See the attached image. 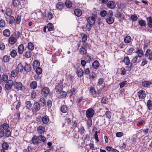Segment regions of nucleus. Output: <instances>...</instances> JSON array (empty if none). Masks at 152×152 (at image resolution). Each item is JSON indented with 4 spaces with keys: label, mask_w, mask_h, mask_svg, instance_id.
<instances>
[{
    "label": "nucleus",
    "mask_w": 152,
    "mask_h": 152,
    "mask_svg": "<svg viewBox=\"0 0 152 152\" xmlns=\"http://www.w3.org/2000/svg\"><path fill=\"white\" fill-rule=\"evenodd\" d=\"M42 123L44 124H46L48 122L49 118L47 116H44L42 118Z\"/></svg>",
    "instance_id": "obj_35"
},
{
    "label": "nucleus",
    "mask_w": 152,
    "mask_h": 152,
    "mask_svg": "<svg viewBox=\"0 0 152 152\" xmlns=\"http://www.w3.org/2000/svg\"><path fill=\"white\" fill-rule=\"evenodd\" d=\"M152 84L151 82L149 81H145L142 82V85L144 87H148Z\"/></svg>",
    "instance_id": "obj_31"
},
{
    "label": "nucleus",
    "mask_w": 152,
    "mask_h": 152,
    "mask_svg": "<svg viewBox=\"0 0 152 152\" xmlns=\"http://www.w3.org/2000/svg\"><path fill=\"white\" fill-rule=\"evenodd\" d=\"M75 14L77 17L80 16L82 14V11L79 9H77L75 10L74 11Z\"/></svg>",
    "instance_id": "obj_21"
},
{
    "label": "nucleus",
    "mask_w": 152,
    "mask_h": 152,
    "mask_svg": "<svg viewBox=\"0 0 152 152\" xmlns=\"http://www.w3.org/2000/svg\"><path fill=\"white\" fill-rule=\"evenodd\" d=\"M31 53L30 51H26L24 55V56L27 58H30L31 56Z\"/></svg>",
    "instance_id": "obj_43"
},
{
    "label": "nucleus",
    "mask_w": 152,
    "mask_h": 152,
    "mask_svg": "<svg viewBox=\"0 0 152 152\" xmlns=\"http://www.w3.org/2000/svg\"><path fill=\"white\" fill-rule=\"evenodd\" d=\"M85 59L88 62H89L91 61V58L90 56L87 55L85 57Z\"/></svg>",
    "instance_id": "obj_64"
},
{
    "label": "nucleus",
    "mask_w": 152,
    "mask_h": 152,
    "mask_svg": "<svg viewBox=\"0 0 152 152\" xmlns=\"http://www.w3.org/2000/svg\"><path fill=\"white\" fill-rule=\"evenodd\" d=\"M105 115H106L107 118L110 119L111 118V113L109 111H106L105 113Z\"/></svg>",
    "instance_id": "obj_48"
},
{
    "label": "nucleus",
    "mask_w": 152,
    "mask_h": 152,
    "mask_svg": "<svg viewBox=\"0 0 152 152\" xmlns=\"http://www.w3.org/2000/svg\"><path fill=\"white\" fill-rule=\"evenodd\" d=\"M107 6L110 9H113L115 8L116 4L114 2L112 1H110L108 2Z\"/></svg>",
    "instance_id": "obj_13"
},
{
    "label": "nucleus",
    "mask_w": 152,
    "mask_h": 152,
    "mask_svg": "<svg viewBox=\"0 0 152 152\" xmlns=\"http://www.w3.org/2000/svg\"><path fill=\"white\" fill-rule=\"evenodd\" d=\"M9 147L8 144L6 142H4L3 143L2 145V148L3 149L2 150H7L8 149Z\"/></svg>",
    "instance_id": "obj_42"
},
{
    "label": "nucleus",
    "mask_w": 152,
    "mask_h": 152,
    "mask_svg": "<svg viewBox=\"0 0 152 152\" xmlns=\"http://www.w3.org/2000/svg\"><path fill=\"white\" fill-rule=\"evenodd\" d=\"M13 84V81L12 80H9L5 85V88L7 89H10Z\"/></svg>",
    "instance_id": "obj_9"
},
{
    "label": "nucleus",
    "mask_w": 152,
    "mask_h": 152,
    "mask_svg": "<svg viewBox=\"0 0 152 152\" xmlns=\"http://www.w3.org/2000/svg\"><path fill=\"white\" fill-rule=\"evenodd\" d=\"M17 54V53L16 50H13L11 52L10 55L12 58L15 57Z\"/></svg>",
    "instance_id": "obj_47"
},
{
    "label": "nucleus",
    "mask_w": 152,
    "mask_h": 152,
    "mask_svg": "<svg viewBox=\"0 0 152 152\" xmlns=\"http://www.w3.org/2000/svg\"><path fill=\"white\" fill-rule=\"evenodd\" d=\"M11 11L10 9L8 8L7 9L6 12V14L8 16H10L11 15Z\"/></svg>",
    "instance_id": "obj_58"
},
{
    "label": "nucleus",
    "mask_w": 152,
    "mask_h": 152,
    "mask_svg": "<svg viewBox=\"0 0 152 152\" xmlns=\"http://www.w3.org/2000/svg\"><path fill=\"white\" fill-rule=\"evenodd\" d=\"M76 73L79 77H81L83 75L84 72L82 69L78 68L77 69Z\"/></svg>",
    "instance_id": "obj_17"
},
{
    "label": "nucleus",
    "mask_w": 152,
    "mask_h": 152,
    "mask_svg": "<svg viewBox=\"0 0 152 152\" xmlns=\"http://www.w3.org/2000/svg\"><path fill=\"white\" fill-rule=\"evenodd\" d=\"M21 18L19 16H18L17 17H16L15 22L17 24H19L20 23L21 21Z\"/></svg>",
    "instance_id": "obj_57"
},
{
    "label": "nucleus",
    "mask_w": 152,
    "mask_h": 152,
    "mask_svg": "<svg viewBox=\"0 0 152 152\" xmlns=\"http://www.w3.org/2000/svg\"><path fill=\"white\" fill-rule=\"evenodd\" d=\"M132 40V38L130 36H127L125 37L124 39V41L125 43H129Z\"/></svg>",
    "instance_id": "obj_33"
},
{
    "label": "nucleus",
    "mask_w": 152,
    "mask_h": 152,
    "mask_svg": "<svg viewBox=\"0 0 152 152\" xmlns=\"http://www.w3.org/2000/svg\"><path fill=\"white\" fill-rule=\"evenodd\" d=\"M17 40L14 37H13L12 35L9 38V42L10 44L13 45L16 42Z\"/></svg>",
    "instance_id": "obj_14"
},
{
    "label": "nucleus",
    "mask_w": 152,
    "mask_h": 152,
    "mask_svg": "<svg viewBox=\"0 0 152 152\" xmlns=\"http://www.w3.org/2000/svg\"><path fill=\"white\" fill-rule=\"evenodd\" d=\"M28 48L29 50H32L34 48V44L31 42L28 43Z\"/></svg>",
    "instance_id": "obj_36"
},
{
    "label": "nucleus",
    "mask_w": 152,
    "mask_h": 152,
    "mask_svg": "<svg viewBox=\"0 0 152 152\" xmlns=\"http://www.w3.org/2000/svg\"><path fill=\"white\" fill-rule=\"evenodd\" d=\"M100 15L102 17H104L107 16V11L104 10L100 12Z\"/></svg>",
    "instance_id": "obj_46"
},
{
    "label": "nucleus",
    "mask_w": 152,
    "mask_h": 152,
    "mask_svg": "<svg viewBox=\"0 0 152 152\" xmlns=\"http://www.w3.org/2000/svg\"><path fill=\"white\" fill-rule=\"evenodd\" d=\"M5 26V23L4 20H0V27H3Z\"/></svg>",
    "instance_id": "obj_59"
},
{
    "label": "nucleus",
    "mask_w": 152,
    "mask_h": 152,
    "mask_svg": "<svg viewBox=\"0 0 152 152\" xmlns=\"http://www.w3.org/2000/svg\"><path fill=\"white\" fill-rule=\"evenodd\" d=\"M33 109L32 111L37 112L40 109V104L37 102H35L33 105Z\"/></svg>",
    "instance_id": "obj_8"
},
{
    "label": "nucleus",
    "mask_w": 152,
    "mask_h": 152,
    "mask_svg": "<svg viewBox=\"0 0 152 152\" xmlns=\"http://www.w3.org/2000/svg\"><path fill=\"white\" fill-rule=\"evenodd\" d=\"M32 142L34 144L36 145L41 142V140H40L39 136L37 137L35 136L33 137L32 139Z\"/></svg>",
    "instance_id": "obj_10"
},
{
    "label": "nucleus",
    "mask_w": 152,
    "mask_h": 152,
    "mask_svg": "<svg viewBox=\"0 0 152 152\" xmlns=\"http://www.w3.org/2000/svg\"><path fill=\"white\" fill-rule=\"evenodd\" d=\"M147 106L149 110L152 109V101L151 100H148L147 102Z\"/></svg>",
    "instance_id": "obj_34"
},
{
    "label": "nucleus",
    "mask_w": 152,
    "mask_h": 152,
    "mask_svg": "<svg viewBox=\"0 0 152 152\" xmlns=\"http://www.w3.org/2000/svg\"><path fill=\"white\" fill-rule=\"evenodd\" d=\"M79 52L81 54H85L87 53V50L86 49L82 47L80 49Z\"/></svg>",
    "instance_id": "obj_40"
},
{
    "label": "nucleus",
    "mask_w": 152,
    "mask_h": 152,
    "mask_svg": "<svg viewBox=\"0 0 152 152\" xmlns=\"http://www.w3.org/2000/svg\"><path fill=\"white\" fill-rule=\"evenodd\" d=\"M87 39V37L86 35L84 34L82 37V40L83 42H86Z\"/></svg>",
    "instance_id": "obj_62"
},
{
    "label": "nucleus",
    "mask_w": 152,
    "mask_h": 152,
    "mask_svg": "<svg viewBox=\"0 0 152 152\" xmlns=\"http://www.w3.org/2000/svg\"><path fill=\"white\" fill-rule=\"evenodd\" d=\"M23 66L22 64L20 63L18 64L17 66L15 69L17 70L18 72H22V71L23 70Z\"/></svg>",
    "instance_id": "obj_19"
},
{
    "label": "nucleus",
    "mask_w": 152,
    "mask_h": 152,
    "mask_svg": "<svg viewBox=\"0 0 152 152\" xmlns=\"http://www.w3.org/2000/svg\"><path fill=\"white\" fill-rule=\"evenodd\" d=\"M18 72L16 70V69H15L12 70L11 72V76L12 77H16L18 75Z\"/></svg>",
    "instance_id": "obj_32"
},
{
    "label": "nucleus",
    "mask_w": 152,
    "mask_h": 152,
    "mask_svg": "<svg viewBox=\"0 0 152 152\" xmlns=\"http://www.w3.org/2000/svg\"><path fill=\"white\" fill-rule=\"evenodd\" d=\"M106 21L107 23L109 24H112L114 22V19L112 17H106Z\"/></svg>",
    "instance_id": "obj_15"
},
{
    "label": "nucleus",
    "mask_w": 152,
    "mask_h": 152,
    "mask_svg": "<svg viewBox=\"0 0 152 152\" xmlns=\"http://www.w3.org/2000/svg\"><path fill=\"white\" fill-rule=\"evenodd\" d=\"M92 26H93L92 25H90V23H88L86 26V29L89 31L90 30Z\"/></svg>",
    "instance_id": "obj_61"
},
{
    "label": "nucleus",
    "mask_w": 152,
    "mask_h": 152,
    "mask_svg": "<svg viewBox=\"0 0 152 152\" xmlns=\"http://www.w3.org/2000/svg\"><path fill=\"white\" fill-rule=\"evenodd\" d=\"M36 68V72L37 74L40 75L42 73V70L41 68L38 67Z\"/></svg>",
    "instance_id": "obj_51"
},
{
    "label": "nucleus",
    "mask_w": 152,
    "mask_h": 152,
    "mask_svg": "<svg viewBox=\"0 0 152 152\" xmlns=\"http://www.w3.org/2000/svg\"><path fill=\"white\" fill-rule=\"evenodd\" d=\"M58 94H60L59 96L60 98H64L65 97L67 94L66 92L65 91H61Z\"/></svg>",
    "instance_id": "obj_28"
},
{
    "label": "nucleus",
    "mask_w": 152,
    "mask_h": 152,
    "mask_svg": "<svg viewBox=\"0 0 152 152\" xmlns=\"http://www.w3.org/2000/svg\"><path fill=\"white\" fill-rule=\"evenodd\" d=\"M85 131V129L84 127H81V128L79 129V132L80 134L81 135H83L84 134V132Z\"/></svg>",
    "instance_id": "obj_56"
},
{
    "label": "nucleus",
    "mask_w": 152,
    "mask_h": 152,
    "mask_svg": "<svg viewBox=\"0 0 152 152\" xmlns=\"http://www.w3.org/2000/svg\"><path fill=\"white\" fill-rule=\"evenodd\" d=\"M49 92V88L47 87H45L42 89V93L43 94L44 96L46 97L48 95Z\"/></svg>",
    "instance_id": "obj_11"
},
{
    "label": "nucleus",
    "mask_w": 152,
    "mask_h": 152,
    "mask_svg": "<svg viewBox=\"0 0 152 152\" xmlns=\"http://www.w3.org/2000/svg\"><path fill=\"white\" fill-rule=\"evenodd\" d=\"M135 53L137 54V56L139 57H141L143 54V50L141 49H140L138 48H137L136 50Z\"/></svg>",
    "instance_id": "obj_18"
},
{
    "label": "nucleus",
    "mask_w": 152,
    "mask_h": 152,
    "mask_svg": "<svg viewBox=\"0 0 152 152\" xmlns=\"http://www.w3.org/2000/svg\"><path fill=\"white\" fill-rule=\"evenodd\" d=\"M3 33L4 36L8 37L10 35V31L8 29H6L4 30Z\"/></svg>",
    "instance_id": "obj_29"
},
{
    "label": "nucleus",
    "mask_w": 152,
    "mask_h": 152,
    "mask_svg": "<svg viewBox=\"0 0 152 152\" xmlns=\"http://www.w3.org/2000/svg\"><path fill=\"white\" fill-rule=\"evenodd\" d=\"M76 90L75 88H73L71 89L69 92V93L70 94V96L75 94L76 93Z\"/></svg>",
    "instance_id": "obj_53"
},
{
    "label": "nucleus",
    "mask_w": 152,
    "mask_h": 152,
    "mask_svg": "<svg viewBox=\"0 0 152 152\" xmlns=\"http://www.w3.org/2000/svg\"><path fill=\"white\" fill-rule=\"evenodd\" d=\"M20 3L19 0H14L12 2V5L16 7L19 5Z\"/></svg>",
    "instance_id": "obj_44"
},
{
    "label": "nucleus",
    "mask_w": 152,
    "mask_h": 152,
    "mask_svg": "<svg viewBox=\"0 0 152 152\" xmlns=\"http://www.w3.org/2000/svg\"><path fill=\"white\" fill-rule=\"evenodd\" d=\"M47 28L49 31H51L53 30L54 26L53 25L50 23L48 24Z\"/></svg>",
    "instance_id": "obj_39"
},
{
    "label": "nucleus",
    "mask_w": 152,
    "mask_h": 152,
    "mask_svg": "<svg viewBox=\"0 0 152 152\" xmlns=\"http://www.w3.org/2000/svg\"><path fill=\"white\" fill-rule=\"evenodd\" d=\"M12 36L14 37L17 40L20 37V33L19 31H16Z\"/></svg>",
    "instance_id": "obj_37"
},
{
    "label": "nucleus",
    "mask_w": 152,
    "mask_h": 152,
    "mask_svg": "<svg viewBox=\"0 0 152 152\" xmlns=\"http://www.w3.org/2000/svg\"><path fill=\"white\" fill-rule=\"evenodd\" d=\"M123 61L125 64L126 65H129L130 63V60L129 57L128 56H126L124 57L123 60Z\"/></svg>",
    "instance_id": "obj_24"
},
{
    "label": "nucleus",
    "mask_w": 152,
    "mask_h": 152,
    "mask_svg": "<svg viewBox=\"0 0 152 152\" xmlns=\"http://www.w3.org/2000/svg\"><path fill=\"white\" fill-rule=\"evenodd\" d=\"M127 83L126 81H124L122 82L121 83H120V88H122L124 87Z\"/></svg>",
    "instance_id": "obj_63"
},
{
    "label": "nucleus",
    "mask_w": 152,
    "mask_h": 152,
    "mask_svg": "<svg viewBox=\"0 0 152 152\" xmlns=\"http://www.w3.org/2000/svg\"><path fill=\"white\" fill-rule=\"evenodd\" d=\"M57 8L59 10H61L64 7V4L61 2H59L56 4Z\"/></svg>",
    "instance_id": "obj_26"
},
{
    "label": "nucleus",
    "mask_w": 152,
    "mask_h": 152,
    "mask_svg": "<svg viewBox=\"0 0 152 152\" xmlns=\"http://www.w3.org/2000/svg\"><path fill=\"white\" fill-rule=\"evenodd\" d=\"M40 65V63L39 61L36 60L34 61L33 63V66L34 68L38 67Z\"/></svg>",
    "instance_id": "obj_30"
},
{
    "label": "nucleus",
    "mask_w": 152,
    "mask_h": 152,
    "mask_svg": "<svg viewBox=\"0 0 152 152\" xmlns=\"http://www.w3.org/2000/svg\"><path fill=\"white\" fill-rule=\"evenodd\" d=\"M99 66V64L97 60L94 61L92 63V66L95 69H98Z\"/></svg>",
    "instance_id": "obj_22"
},
{
    "label": "nucleus",
    "mask_w": 152,
    "mask_h": 152,
    "mask_svg": "<svg viewBox=\"0 0 152 152\" xmlns=\"http://www.w3.org/2000/svg\"><path fill=\"white\" fill-rule=\"evenodd\" d=\"M130 19L132 21H136L137 20L138 18L136 15H133L131 16Z\"/></svg>",
    "instance_id": "obj_54"
},
{
    "label": "nucleus",
    "mask_w": 152,
    "mask_h": 152,
    "mask_svg": "<svg viewBox=\"0 0 152 152\" xmlns=\"http://www.w3.org/2000/svg\"><path fill=\"white\" fill-rule=\"evenodd\" d=\"M15 88L18 90H22L23 88V84L20 82H15L14 84Z\"/></svg>",
    "instance_id": "obj_6"
},
{
    "label": "nucleus",
    "mask_w": 152,
    "mask_h": 152,
    "mask_svg": "<svg viewBox=\"0 0 152 152\" xmlns=\"http://www.w3.org/2000/svg\"><path fill=\"white\" fill-rule=\"evenodd\" d=\"M89 92L90 94L94 97L96 98L98 96L96 91H95L94 87L92 86H91L90 87Z\"/></svg>",
    "instance_id": "obj_3"
},
{
    "label": "nucleus",
    "mask_w": 152,
    "mask_h": 152,
    "mask_svg": "<svg viewBox=\"0 0 152 152\" xmlns=\"http://www.w3.org/2000/svg\"><path fill=\"white\" fill-rule=\"evenodd\" d=\"M24 50V46L22 44L20 45L18 48V53L20 54L23 53Z\"/></svg>",
    "instance_id": "obj_20"
},
{
    "label": "nucleus",
    "mask_w": 152,
    "mask_h": 152,
    "mask_svg": "<svg viewBox=\"0 0 152 152\" xmlns=\"http://www.w3.org/2000/svg\"><path fill=\"white\" fill-rule=\"evenodd\" d=\"M37 130L39 133L42 134L45 132V126L41 125L37 127Z\"/></svg>",
    "instance_id": "obj_12"
},
{
    "label": "nucleus",
    "mask_w": 152,
    "mask_h": 152,
    "mask_svg": "<svg viewBox=\"0 0 152 152\" xmlns=\"http://www.w3.org/2000/svg\"><path fill=\"white\" fill-rule=\"evenodd\" d=\"M145 57L148 58L149 60H152V51L150 49H148L145 54Z\"/></svg>",
    "instance_id": "obj_2"
},
{
    "label": "nucleus",
    "mask_w": 152,
    "mask_h": 152,
    "mask_svg": "<svg viewBox=\"0 0 152 152\" xmlns=\"http://www.w3.org/2000/svg\"><path fill=\"white\" fill-rule=\"evenodd\" d=\"M1 127L4 130H6L9 128V125L7 123H4L2 124Z\"/></svg>",
    "instance_id": "obj_52"
},
{
    "label": "nucleus",
    "mask_w": 152,
    "mask_h": 152,
    "mask_svg": "<svg viewBox=\"0 0 152 152\" xmlns=\"http://www.w3.org/2000/svg\"><path fill=\"white\" fill-rule=\"evenodd\" d=\"M87 121V124L88 127H91L92 125V120L91 118H88Z\"/></svg>",
    "instance_id": "obj_38"
},
{
    "label": "nucleus",
    "mask_w": 152,
    "mask_h": 152,
    "mask_svg": "<svg viewBox=\"0 0 152 152\" xmlns=\"http://www.w3.org/2000/svg\"><path fill=\"white\" fill-rule=\"evenodd\" d=\"M96 17V16L95 15H94L92 16L89 17L87 20V23H90V25H93L95 23V17Z\"/></svg>",
    "instance_id": "obj_4"
},
{
    "label": "nucleus",
    "mask_w": 152,
    "mask_h": 152,
    "mask_svg": "<svg viewBox=\"0 0 152 152\" xmlns=\"http://www.w3.org/2000/svg\"><path fill=\"white\" fill-rule=\"evenodd\" d=\"M94 113V111L92 108H89L87 110L86 113V116L88 118H91Z\"/></svg>",
    "instance_id": "obj_1"
},
{
    "label": "nucleus",
    "mask_w": 152,
    "mask_h": 152,
    "mask_svg": "<svg viewBox=\"0 0 152 152\" xmlns=\"http://www.w3.org/2000/svg\"><path fill=\"white\" fill-rule=\"evenodd\" d=\"M30 86L33 89H35L37 86V82L36 81H33L30 83Z\"/></svg>",
    "instance_id": "obj_25"
},
{
    "label": "nucleus",
    "mask_w": 152,
    "mask_h": 152,
    "mask_svg": "<svg viewBox=\"0 0 152 152\" xmlns=\"http://www.w3.org/2000/svg\"><path fill=\"white\" fill-rule=\"evenodd\" d=\"M65 5L67 7L70 8L72 5V3L70 1L67 0L65 2Z\"/></svg>",
    "instance_id": "obj_45"
},
{
    "label": "nucleus",
    "mask_w": 152,
    "mask_h": 152,
    "mask_svg": "<svg viewBox=\"0 0 152 152\" xmlns=\"http://www.w3.org/2000/svg\"><path fill=\"white\" fill-rule=\"evenodd\" d=\"M68 110V108L66 105H63L61 108V110L62 112L65 113L67 112Z\"/></svg>",
    "instance_id": "obj_23"
},
{
    "label": "nucleus",
    "mask_w": 152,
    "mask_h": 152,
    "mask_svg": "<svg viewBox=\"0 0 152 152\" xmlns=\"http://www.w3.org/2000/svg\"><path fill=\"white\" fill-rule=\"evenodd\" d=\"M10 60V56L5 55L4 56L3 58V60L4 62H7Z\"/></svg>",
    "instance_id": "obj_49"
},
{
    "label": "nucleus",
    "mask_w": 152,
    "mask_h": 152,
    "mask_svg": "<svg viewBox=\"0 0 152 152\" xmlns=\"http://www.w3.org/2000/svg\"><path fill=\"white\" fill-rule=\"evenodd\" d=\"M137 95L140 99H143L146 96L145 91L142 90L140 91L137 93Z\"/></svg>",
    "instance_id": "obj_7"
},
{
    "label": "nucleus",
    "mask_w": 152,
    "mask_h": 152,
    "mask_svg": "<svg viewBox=\"0 0 152 152\" xmlns=\"http://www.w3.org/2000/svg\"><path fill=\"white\" fill-rule=\"evenodd\" d=\"M121 74V75H124L126 73V70L124 68H122L120 69Z\"/></svg>",
    "instance_id": "obj_60"
},
{
    "label": "nucleus",
    "mask_w": 152,
    "mask_h": 152,
    "mask_svg": "<svg viewBox=\"0 0 152 152\" xmlns=\"http://www.w3.org/2000/svg\"><path fill=\"white\" fill-rule=\"evenodd\" d=\"M26 108L28 109H30L31 106L32 104L31 102L30 101H27L26 103Z\"/></svg>",
    "instance_id": "obj_41"
},
{
    "label": "nucleus",
    "mask_w": 152,
    "mask_h": 152,
    "mask_svg": "<svg viewBox=\"0 0 152 152\" xmlns=\"http://www.w3.org/2000/svg\"><path fill=\"white\" fill-rule=\"evenodd\" d=\"M8 77L7 75H4L2 77H1V80L3 81L6 82L8 80Z\"/></svg>",
    "instance_id": "obj_55"
},
{
    "label": "nucleus",
    "mask_w": 152,
    "mask_h": 152,
    "mask_svg": "<svg viewBox=\"0 0 152 152\" xmlns=\"http://www.w3.org/2000/svg\"><path fill=\"white\" fill-rule=\"evenodd\" d=\"M63 86V83L61 82L58 83V85L56 86L55 89L57 93H59L61 91H62Z\"/></svg>",
    "instance_id": "obj_5"
},
{
    "label": "nucleus",
    "mask_w": 152,
    "mask_h": 152,
    "mask_svg": "<svg viewBox=\"0 0 152 152\" xmlns=\"http://www.w3.org/2000/svg\"><path fill=\"white\" fill-rule=\"evenodd\" d=\"M6 20L8 22L10 23H12L15 20V18L14 17L11 15L7 17H5Z\"/></svg>",
    "instance_id": "obj_16"
},
{
    "label": "nucleus",
    "mask_w": 152,
    "mask_h": 152,
    "mask_svg": "<svg viewBox=\"0 0 152 152\" xmlns=\"http://www.w3.org/2000/svg\"><path fill=\"white\" fill-rule=\"evenodd\" d=\"M139 24L141 26H145L146 25V22L144 20H141L138 22Z\"/></svg>",
    "instance_id": "obj_50"
},
{
    "label": "nucleus",
    "mask_w": 152,
    "mask_h": 152,
    "mask_svg": "<svg viewBox=\"0 0 152 152\" xmlns=\"http://www.w3.org/2000/svg\"><path fill=\"white\" fill-rule=\"evenodd\" d=\"M24 69L26 71L29 72L30 71L31 69V67L30 65L26 64L24 66Z\"/></svg>",
    "instance_id": "obj_27"
}]
</instances>
